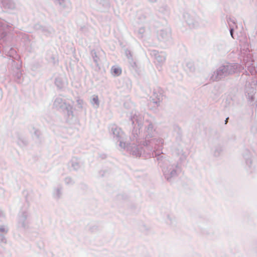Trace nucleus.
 Returning <instances> with one entry per match:
<instances>
[{
	"instance_id": "nucleus-1",
	"label": "nucleus",
	"mask_w": 257,
	"mask_h": 257,
	"mask_svg": "<svg viewBox=\"0 0 257 257\" xmlns=\"http://www.w3.org/2000/svg\"><path fill=\"white\" fill-rule=\"evenodd\" d=\"M111 73L114 76H118L121 73V69L117 66H113L111 68Z\"/></svg>"
},
{
	"instance_id": "nucleus-3",
	"label": "nucleus",
	"mask_w": 257,
	"mask_h": 257,
	"mask_svg": "<svg viewBox=\"0 0 257 257\" xmlns=\"http://www.w3.org/2000/svg\"><path fill=\"white\" fill-rule=\"evenodd\" d=\"M228 119V118H227L226 119H225V123H227Z\"/></svg>"
},
{
	"instance_id": "nucleus-2",
	"label": "nucleus",
	"mask_w": 257,
	"mask_h": 257,
	"mask_svg": "<svg viewBox=\"0 0 257 257\" xmlns=\"http://www.w3.org/2000/svg\"><path fill=\"white\" fill-rule=\"evenodd\" d=\"M230 33H231V36H232V30H231Z\"/></svg>"
}]
</instances>
